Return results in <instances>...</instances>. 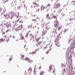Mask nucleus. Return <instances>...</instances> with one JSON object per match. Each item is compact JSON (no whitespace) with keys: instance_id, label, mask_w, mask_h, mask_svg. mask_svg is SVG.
I'll use <instances>...</instances> for the list:
<instances>
[{"instance_id":"29","label":"nucleus","mask_w":75,"mask_h":75,"mask_svg":"<svg viewBox=\"0 0 75 75\" xmlns=\"http://www.w3.org/2000/svg\"><path fill=\"white\" fill-rule=\"evenodd\" d=\"M28 33H26L25 36V37H28Z\"/></svg>"},{"instance_id":"37","label":"nucleus","mask_w":75,"mask_h":75,"mask_svg":"<svg viewBox=\"0 0 75 75\" xmlns=\"http://www.w3.org/2000/svg\"><path fill=\"white\" fill-rule=\"evenodd\" d=\"M62 15L63 17L64 16H65V14H62Z\"/></svg>"},{"instance_id":"42","label":"nucleus","mask_w":75,"mask_h":75,"mask_svg":"<svg viewBox=\"0 0 75 75\" xmlns=\"http://www.w3.org/2000/svg\"><path fill=\"white\" fill-rule=\"evenodd\" d=\"M35 1H37V2H38V1H39V0H35Z\"/></svg>"},{"instance_id":"58","label":"nucleus","mask_w":75,"mask_h":75,"mask_svg":"<svg viewBox=\"0 0 75 75\" xmlns=\"http://www.w3.org/2000/svg\"><path fill=\"white\" fill-rule=\"evenodd\" d=\"M29 75H31V74H29Z\"/></svg>"},{"instance_id":"18","label":"nucleus","mask_w":75,"mask_h":75,"mask_svg":"<svg viewBox=\"0 0 75 75\" xmlns=\"http://www.w3.org/2000/svg\"><path fill=\"white\" fill-rule=\"evenodd\" d=\"M53 18H56V21H57V17L55 16H54L53 17Z\"/></svg>"},{"instance_id":"44","label":"nucleus","mask_w":75,"mask_h":75,"mask_svg":"<svg viewBox=\"0 0 75 75\" xmlns=\"http://www.w3.org/2000/svg\"><path fill=\"white\" fill-rule=\"evenodd\" d=\"M58 38H59V37H58L57 38V40H59V39H58Z\"/></svg>"},{"instance_id":"13","label":"nucleus","mask_w":75,"mask_h":75,"mask_svg":"<svg viewBox=\"0 0 75 75\" xmlns=\"http://www.w3.org/2000/svg\"><path fill=\"white\" fill-rule=\"evenodd\" d=\"M71 4L73 5H75V1H73L71 2Z\"/></svg>"},{"instance_id":"35","label":"nucleus","mask_w":75,"mask_h":75,"mask_svg":"<svg viewBox=\"0 0 75 75\" xmlns=\"http://www.w3.org/2000/svg\"><path fill=\"white\" fill-rule=\"evenodd\" d=\"M41 69V66H40L39 68H38V69Z\"/></svg>"},{"instance_id":"63","label":"nucleus","mask_w":75,"mask_h":75,"mask_svg":"<svg viewBox=\"0 0 75 75\" xmlns=\"http://www.w3.org/2000/svg\"><path fill=\"white\" fill-rule=\"evenodd\" d=\"M22 4H21V6H22Z\"/></svg>"},{"instance_id":"14","label":"nucleus","mask_w":75,"mask_h":75,"mask_svg":"<svg viewBox=\"0 0 75 75\" xmlns=\"http://www.w3.org/2000/svg\"><path fill=\"white\" fill-rule=\"evenodd\" d=\"M40 39H41L40 37H39L38 38H37L36 39V41L37 42H38V41H39V40H40Z\"/></svg>"},{"instance_id":"2","label":"nucleus","mask_w":75,"mask_h":75,"mask_svg":"<svg viewBox=\"0 0 75 75\" xmlns=\"http://www.w3.org/2000/svg\"><path fill=\"white\" fill-rule=\"evenodd\" d=\"M61 4L59 3L57 4L56 5L54 6V8H58L59 7H60Z\"/></svg>"},{"instance_id":"39","label":"nucleus","mask_w":75,"mask_h":75,"mask_svg":"<svg viewBox=\"0 0 75 75\" xmlns=\"http://www.w3.org/2000/svg\"><path fill=\"white\" fill-rule=\"evenodd\" d=\"M4 37L5 38H6V35H4Z\"/></svg>"},{"instance_id":"52","label":"nucleus","mask_w":75,"mask_h":75,"mask_svg":"<svg viewBox=\"0 0 75 75\" xmlns=\"http://www.w3.org/2000/svg\"><path fill=\"white\" fill-rule=\"evenodd\" d=\"M31 7H32V8H33V6H31Z\"/></svg>"},{"instance_id":"41","label":"nucleus","mask_w":75,"mask_h":75,"mask_svg":"<svg viewBox=\"0 0 75 75\" xmlns=\"http://www.w3.org/2000/svg\"><path fill=\"white\" fill-rule=\"evenodd\" d=\"M49 52H48V51H47V52H46V54H48Z\"/></svg>"},{"instance_id":"32","label":"nucleus","mask_w":75,"mask_h":75,"mask_svg":"<svg viewBox=\"0 0 75 75\" xmlns=\"http://www.w3.org/2000/svg\"><path fill=\"white\" fill-rule=\"evenodd\" d=\"M39 33V31H37V32L36 33V35H38Z\"/></svg>"},{"instance_id":"51","label":"nucleus","mask_w":75,"mask_h":75,"mask_svg":"<svg viewBox=\"0 0 75 75\" xmlns=\"http://www.w3.org/2000/svg\"><path fill=\"white\" fill-rule=\"evenodd\" d=\"M16 41H18V40H16Z\"/></svg>"},{"instance_id":"36","label":"nucleus","mask_w":75,"mask_h":75,"mask_svg":"<svg viewBox=\"0 0 75 75\" xmlns=\"http://www.w3.org/2000/svg\"><path fill=\"white\" fill-rule=\"evenodd\" d=\"M12 60V59L11 58H10L9 59V62H10V61Z\"/></svg>"},{"instance_id":"7","label":"nucleus","mask_w":75,"mask_h":75,"mask_svg":"<svg viewBox=\"0 0 75 75\" xmlns=\"http://www.w3.org/2000/svg\"><path fill=\"white\" fill-rule=\"evenodd\" d=\"M33 4L34 5H36L37 7H39V4H37V3L35 2H33Z\"/></svg>"},{"instance_id":"10","label":"nucleus","mask_w":75,"mask_h":75,"mask_svg":"<svg viewBox=\"0 0 75 75\" xmlns=\"http://www.w3.org/2000/svg\"><path fill=\"white\" fill-rule=\"evenodd\" d=\"M62 27V26L61 25L60 26H59V27L58 28V31H59V30H60L61 29V28Z\"/></svg>"},{"instance_id":"40","label":"nucleus","mask_w":75,"mask_h":75,"mask_svg":"<svg viewBox=\"0 0 75 75\" xmlns=\"http://www.w3.org/2000/svg\"><path fill=\"white\" fill-rule=\"evenodd\" d=\"M32 16H33V17H35L36 15H32Z\"/></svg>"},{"instance_id":"6","label":"nucleus","mask_w":75,"mask_h":75,"mask_svg":"<svg viewBox=\"0 0 75 75\" xmlns=\"http://www.w3.org/2000/svg\"><path fill=\"white\" fill-rule=\"evenodd\" d=\"M47 18L48 20H50L52 18V17L49 16V14L48 13L47 15Z\"/></svg>"},{"instance_id":"28","label":"nucleus","mask_w":75,"mask_h":75,"mask_svg":"<svg viewBox=\"0 0 75 75\" xmlns=\"http://www.w3.org/2000/svg\"><path fill=\"white\" fill-rule=\"evenodd\" d=\"M62 10H63V9H61V8H60L59 9V12H61V11H62Z\"/></svg>"},{"instance_id":"38","label":"nucleus","mask_w":75,"mask_h":75,"mask_svg":"<svg viewBox=\"0 0 75 75\" xmlns=\"http://www.w3.org/2000/svg\"><path fill=\"white\" fill-rule=\"evenodd\" d=\"M47 48V47L46 46L44 47V49H46V48Z\"/></svg>"},{"instance_id":"53","label":"nucleus","mask_w":75,"mask_h":75,"mask_svg":"<svg viewBox=\"0 0 75 75\" xmlns=\"http://www.w3.org/2000/svg\"><path fill=\"white\" fill-rule=\"evenodd\" d=\"M43 38H44V37H42V39H43Z\"/></svg>"},{"instance_id":"22","label":"nucleus","mask_w":75,"mask_h":75,"mask_svg":"<svg viewBox=\"0 0 75 75\" xmlns=\"http://www.w3.org/2000/svg\"><path fill=\"white\" fill-rule=\"evenodd\" d=\"M33 54V55H34V54H36V52H32V53H30V54Z\"/></svg>"},{"instance_id":"50","label":"nucleus","mask_w":75,"mask_h":75,"mask_svg":"<svg viewBox=\"0 0 75 75\" xmlns=\"http://www.w3.org/2000/svg\"><path fill=\"white\" fill-rule=\"evenodd\" d=\"M53 72H54V73H55V71H53Z\"/></svg>"},{"instance_id":"55","label":"nucleus","mask_w":75,"mask_h":75,"mask_svg":"<svg viewBox=\"0 0 75 75\" xmlns=\"http://www.w3.org/2000/svg\"><path fill=\"white\" fill-rule=\"evenodd\" d=\"M55 11H54V13H55Z\"/></svg>"},{"instance_id":"19","label":"nucleus","mask_w":75,"mask_h":75,"mask_svg":"<svg viewBox=\"0 0 75 75\" xmlns=\"http://www.w3.org/2000/svg\"><path fill=\"white\" fill-rule=\"evenodd\" d=\"M57 29H56L54 30V33H55V34H57Z\"/></svg>"},{"instance_id":"15","label":"nucleus","mask_w":75,"mask_h":75,"mask_svg":"<svg viewBox=\"0 0 75 75\" xmlns=\"http://www.w3.org/2000/svg\"><path fill=\"white\" fill-rule=\"evenodd\" d=\"M21 40H25V39H24V38L23 35H21Z\"/></svg>"},{"instance_id":"12","label":"nucleus","mask_w":75,"mask_h":75,"mask_svg":"<svg viewBox=\"0 0 75 75\" xmlns=\"http://www.w3.org/2000/svg\"><path fill=\"white\" fill-rule=\"evenodd\" d=\"M45 73V72L43 71H41L40 73V75H42L44 74Z\"/></svg>"},{"instance_id":"34","label":"nucleus","mask_w":75,"mask_h":75,"mask_svg":"<svg viewBox=\"0 0 75 75\" xmlns=\"http://www.w3.org/2000/svg\"><path fill=\"white\" fill-rule=\"evenodd\" d=\"M10 30L8 29V30H7L6 31V33H8V31H9Z\"/></svg>"},{"instance_id":"47","label":"nucleus","mask_w":75,"mask_h":75,"mask_svg":"<svg viewBox=\"0 0 75 75\" xmlns=\"http://www.w3.org/2000/svg\"><path fill=\"white\" fill-rule=\"evenodd\" d=\"M14 12H12V13H11L12 14H14Z\"/></svg>"},{"instance_id":"46","label":"nucleus","mask_w":75,"mask_h":75,"mask_svg":"<svg viewBox=\"0 0 75 75\" xmlns=\"http://www.w3.org/2000/svg\"><path fill=\"white\" fill-rule=\"evenodd\" d=\"M18 21H19V19H18V20L17 21V22H18Z\"/></svg>"},{"instance_id":"59","label":"nucleus","mask_w":75,"mask_h":75,"mask_svg":"<svg viewBox=\"0 0 75 75\" xmlns=\"http://www.w3.org/2000/svg\"><path fill=\"white\" fill-rule=\"evenodd\" d=\"M38 44H36V45H37Z\"/></svg>"},{"instance_id":"5","label":"nucleus","mask_w":75,"mask_h":75,"mask_svg":"<svg viewBox=\"0 0 75 75\" xmlns=\"http://www.w3.org/2000/svg\"><path fill=\"white\" fill-rule=\"evenodd\" d=\"M25 61H28V62H29L30 63H31V62H33L32 60H30V59L27 57H26V58H25Z\"/></svg>"},{"instance_id":"54","label":"nucleus","mask_w":75,"mask_h":75,"mask_svg":"<svg viewBox=\"0 0 75 75\" xmlns=\"http://www.w3.org/2000/svg\"><path fill=\"white\" fill-rule=\"evenodd\" d=\"M13 38H15V37L13 36Z\"/></svg>"},{"instance_id":"49","label":"nucleus","mask_w":75,"mask_h":75,"mask_svg":"<svg viewBox=\"0 0 75 75\" xmlns=\"http://www.w3.org/2000/svg\"><path fill=\"white\" fill-rule=\"evenodd\" d=\"M25 46H26V45H25V46H24V47L25 48Z\"/></svg>"},{"instance_id":"62","label":"nucleus","mask_w":75,"mask_h":75,"mask_svg":"<svg viewBox=\"0 0 75 75\" xmlns=\"http://www.w3.org/2000/svg\"><path fill=\"white\" fill-rule=\"evenodd\" d=\"M28 14H29V13H28Z\"/></svg>"},{"instance_id":"48","label":"nucleus","mask_w":75,"mask_h":75,"mask_svg":"<svg viewBox=\"0 0 75 75\" xmlns=\"http://www.w3.org/2000/svg\"><path fill=\"white\" fill-rule=\"evenodd\" d=\"M37 25H39V24L38 23H37Z\"/></svg>"},{"instance_id":"3","label":"nucleus","mask_w":75,"mask_h":75,"mask_svg":"<svg viewBox=\"0 0 75 75\" xmlns=\"http://www.w3.org/2000/svg\"><path fill=\"white\" fill-rule=\"evenodd\" d=\"M39 20V18L36 17V19H33L32 20V21L34 23H37L38 21Z\"/></svg>"},{"instance_id":"30","label":"nucleus","mask_w":75,"mask_h":75,"mask_svg":"<svg viewBox=\"0 0 75 75\" xmlns=\"http://www.w3.org/2000/svg\"><path fill=\"white\" fill-rule=\"evenodd\" d=\"M19 23H23V21H21L19 22Z\"/></svg>"},{"instance_id":"43","label":"nucleus","mask_w":75,"mask_h":75,"mask_svg":"<svg viewBox=\"0 0 75 75\" xmlns=\"http://www.w3.org/2000/svg\"><path fill=\"white\" fill-rule=\"evenodd\" d=\"M6 33L5 32H3V34H5Z\"/></svg>"},{"instance_id":"56","label":"nucleus","mask_w":75,"mask_h":75,"mask_svg":"<svg viewBox=\"0 0 75 75\" xmlns=\"http://www.w3.org/2000/svg\"><path fill=\"white\" fill-rule=\"evenodd\" d=\"M4 73H5V72H6V71H4Z\"/></svg>"},{"instance_id":"20","label":"nucleus","mask_w":75,"mask_h":75,"mask_svg":"<svg viewBox=\"0 0 75 75\" xmlns=\"http://www.w3.org/2000/svg\"><path fill=\"white\" fill-rule=\"evenodd\" d=\"M42 43V41H41L38 42V45H40V44H41Z\"/></svg>"},{"instance_id":"23","label":"nucleus","mask_w":75,"mask_h":75,"mask_svg":"<svg viewBox=\"0 0 75 75\" xmlns=\"http://www.w3.org/2000/svg\"><path fill=\"white\" fill-rule=\"evenodd\" d=\"M51 6V4H49L47 5V7H50Z\"/></svg>"},{"instance_id":"61","label":"nucleus","mask_w":75,"mask_h":75,"mask_svg":"<svg viewBox=\"0 0 75 75\" xmlns=\"http://www.w3.org/2000/svg\"><path fill=\"white\" fill-rule=\"evenodd\" d=\"M48 11V10H47V11Z\"/></svg>"},{"instance_id":"33","label":"nucleus","mask_w":75,"mask_h":75,"mask_svg":"<svg viewBox=\"0 0 75 75\" xmlns=\"http://www.w3.org/2000/svg\"><path fill=\"white\" fill-rule=\"evenodd\" d=\"M24 55H22L21 59H23V58H24Z\"/></svg>"},{"instance_id":"4","label":"nucleus","mask_w":75,"mask_h":75,"mask_svg":"<svg viewBox=\"0 0 75 75\" xmlns=\"http://www.w3.org/2000/svg\"><path fill=\"white\" fill-rule=\"evenodd\" d=\"M23 25L21 24L18 27L17 30H22V29H23Z\"/></svg>"},{"instance_id":"16","label":"nucleus","mask_w":75,"mask_h":75,"mask_svg":"<svg viewBox=\"0 0 75 75\" xmlns=\"http://www.w3.org/2000/svg\"><path fill=\"white\" fill-rule=\"evenodd\" d=\"M29 71L30 72H31V71H32V68H30L28 69V72H29Z\"/></svg>"},{"instance_id":"27","label":"nucleus","mask_w":75,"mask_h":75,"mask_svg":"<svg viewBox=\"0 0 75 75\" xmlns=\"http://www.w3.org/2000/svg\"><path fill=\"white\" fill-rule=\"evenodd\" d=\"M32 27V25L31 24L30 25L28 26V28H31Z\"/></svg>"},{"instance_id":"17","label":"nucleus","mask_w":75,"mask_h":75,"mask_svg":"<svg viewBox=\"0 0 75 75\" xmlns=\"http://www.w3.org/2000/svg\"><path fill=\"white\" fill-rule=\"evenodd\" d=\"M40 11V8H37L35 10V11L36 12H39Z\"/></svg>"},{"instance_id":"26","label":"nucleus","mask_w":75,"mask_h":75,"mask_svg":"<svg viewBox=\"0 0 75 75\" xmlns=\"http://www.w3.org/2000/svg\"><path fill=\"white\" fill-rule=\"evenodd\" d=\"M45 33L44 32V31L42 32V36H43V35H45Z\"/></svg>"},{"instance_id":"64","label":"nucleus","mask_w":75,"mask_h":75,"mask_svg":"<svg viewBox=\"0 0 75 75\" xmlns=\"http://www.w3.org/2000/svg\"><path fill=\"white\" fill-rule=\"evenodd\" d=\"M17 18H18V17H17Z\"/></svg>"},{"instance_id":"1","label":"nucleus","mask_w":75,"mask_h":75,"mask_svg":"<svg viewBox=\"0 0 75 75\" xmlns=\"http://www.w3.org/2000/svg\"><path fill=\"white\" fill-rule=\"evenodd\" d=\"M54 26L55 27H57L59 25V22L58 21H56L54 22Z\"/></svg>"},{"instance_id":"31","label":"nucleus","mask_w":75,"mask_h":75,"mask_svg":"<svg viewBox=\"0 0 75 75\" xmlns=\"http://www.w3.org/2000/svg\"><path fill=\"white\" fill-rule=\"evenodd\" d=\"M24 6L26 10H27V7L25 6V5L24 4Z\"/></svg>"},{"instance_id":"21","label":"nucleus","mask_w":75,"mask_h":75,"mask_svg":"<svg viewBox=\"0 0 75 75\" xmlns=\"http://www.w3.org/2000/svg\"><path fill=\"white\" fill-rule=\"evenodd\" d=\"M0 40H1V41L2 42H3V41H5V39H4V40H3V39L1 38L0 39Z\"/></svg>"},{"instance_id":"24","label":"nucleus","mask_w":75,"mask_h":75,"mask_svg":"<svg viewBox=\"0 0 75 75\" xmlns=\"http://www.w3.org/2000/svg\"><path fill=\"white\" fill-rule=\"evenodd\" d=\"M9 41V38H7V40H6V42H8Z\"/></svg>"},{"instance_id":"57","label":"nucleus","mask_w":75,"mask_h":75,"mask_svg":"<svg viewBox=\"0 0 75 75\" xmlns=\"http://www.w3.org/2000/svg\"><path fill=\"white\" fill-rule=\"evenodd\" d=\"M19 8H20V7L19 6Z\"/></svg>"},{"instance_id":"8","label":"nucleus","mask_w":75,"mask_h":75,"mask_svg":"<svg viewBox=\"0 0 75 75\" xmlns=\"http://www.w3.org/2000/svg\"><path fill=\"white\" fill-rule=\"evenodd\" d=\"M45 9V6H44L43 5H42L41 8V10H44V9Z\"/></svg>"},{"instance_id":"45","label":"nucleus","mask_w":75,"mask_h":75,"mask_svg":"<svg viewBox=\"0 0 75 75\" xmlns=\"http://www.w3.org/2000/svg\"><path fill=\"white\" fill-rule=\"evenodd\" d=\"M34 8H36V6H34Z\"/></svg>"},{"instance_id":"9","label":"nucleus","mask_w":75,"mask_h":75,"mask_svg":"<svg viewBox=\"0 0 75 75\" xmlns=\"http://www.w3.org/2000/svg\"><path fill=\"white\" fill-rule=\"evenodd\" d=\"M54 66L53 65H50V71H51V70H52V68H54Z\"/></svg>"},{"instance_id":"11","label":"nucleus","mask_w":75,"mask_h":75,"mask_svg":"<svg viewBox=\"0 0 75 75\" xmlns=\"http://www.w3.org/2000/svg\"><path fill=\"white\" fill-rule=\"evenodd\" d=\"M10 22H9V24L8 23V22H6V27H9V25H10Z\"/></svg>"},{"instance_id":"60","label":"nucleus","mask_w":75,"mask_h":75,"mask_svg":"<svg viewBox=\"0 0 75 75\" xmlns=\"http://www.w3.org/2000/svg\"><path fill=\"white\" fill-rule=\"evenodd\" d=\"M47 33V31H46L45 33Z\"/></svg>"},{"instance_id":"25","label":"nucleus","mask_w":75,"mask_h":75,"mask_svg":"<svg viewBox=\"0 0 75 75\" xmlns=\"http://www.w3.org/2000/svg\"><path fill=\"white\" fill-rule=\"evenodd\" d=\"M57 46H59V42H57Z\"/></svg>"}]
</instances>
